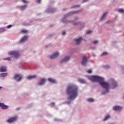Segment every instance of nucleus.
Here are the masks:
<instances>
[{
	"mask_svg": "<svg viewBox=\"0 0 124 124\" xmlns=\"http://www.w3.org/2000/svg\"><path fill=\"white\" fill-rule=\"evenodd\" d=\"M0 107L1 109H3V110L8 109V106L4 105V104L2 103H0Z\"/></svg>",
	"mask_w": 124,
	"mask_h": 124,
	"instance_id": "nucleus-7",
	"label": "nucleus"
},
{
	"mask_svg": "<svg viewBox=\"0 0 124 124\" xmlns=\"http://www.w3.org/2000/svg\"><path fill=\"white\" fill-rule=\"evenodd\" d=\"M21 32H22L23 33H28L29 32V31L28 30L24 29L21 31Z\"/></svg>",
	"mask_w": 124,
	"mask_h": 124,
	"instance_id": "nucleus-24",
	"label": "nucleus"
},
{
	"mask_svg": "<svg viewBox=\"0 0 124 124\" xmlns=\"http://www.w3.org/2000/svg\"><path fill=\"white\" fill-rule=\"evenodd\" d=\"M74 13H77V12H72L70 13V14H74Z\"/></svg>",
	"mask_w": 124,
	"mask_h": 124,
	"instance_id": "nucleus-33",
	"label": "nucleus"
},
{
	"mask_svg": "<svg viewBox=\"0 0 124 124\" xmlns=\"http://www.w3.org/2000/svg\"><path fill=\"white\" fill-rule=\"evenodd\" d=\"M108 14V12L105 13L102 16L101 18L100 19V21H102V20H104L105 19V17L107 16V15Z\"/></svg>",
	"mask_w": 124,
	"mask_h": 124,
	"instance_id": "nucleus-16",
	"label": "nucleus"
},
{
	"mask_svg": "<svg viewBox=\"0 0 124 124\" xmlns=\"http://www.w3.org/2000/svg\"><path fill=\"white\" fill-rule=\"evenodd\" d=\"M54 11V9H51V10H50V13H53V12H53Z\"/></svg>",
	"mask_w": 124,
	"mask_h": 124,
	"instance_id": "nucleus-35",
	"label": "nucleus"
},
{
	"mask_svg": "<svg viewBox=\"0 0 124 124\" xmlns=\"http://www.w3.org/2000/svg\"><path fill=\"white\" fill-rule=\"evenodd\" d=\"M90 79L92 82H99L101 86H102L104 89H105L106 92H102V94H106V93H109L110 84H109V83L105 82L103 78L98 76H92L90 77Z\"/></svg>",
	"mask_w": 124,
	"mask_h": 124,
	"instance_id": "nucleus-1",
	"label": "nucleus"
},
{
	"mask_svg": "<svg viewBox=\"0 0 124 124\" xmlns=\"http://www.w3.org/2000/svg\"><path fill=\"white\" fill-rule=\"evenodd\" d=\"M28 38H29V36H25L21 39V40H20V42H24V41H26L28 39Z\"/></svg>",
	"mask_w": 124,
	"mask_h": 124,
	"instance_id": "nucleus-17",
	"label": "nucleus"
},
{
	"mask_svg": "<svg viewBox=\"0 0 124 124\" xmlns=\"http://www.w3.org/2000/svg\"><path fill=\"white\" fill-rule=\"evenodd\" d=\"M93 32V31L90 30L88 31L87 32L86 34H91Z\"/></svg>",
	"mask_w": 124,
	"mask_h": 124,
	"instance_id": "nucleus-28",
	"label": "nucleus"
},
{
	"mask_svg": "<svg viewBox=\"0 0 124 124\" xmlns=\"http://www.w3.org/2000/svg\"><path fill=\"white\" fill-rule=\"evenodd\" d=\"M67 93L69 95L68 97V100H72L78 94V87L73 84H69L67 86Z\"/></svg>",
	"mask_w": 124,
	"mask_h": 124,
	"instance_id": "nucleus-2",
	"label": "nucleus"
},
{
	"mask_svg": "<svg viewBox=\"0 0 124 124\" xmlns=\"http://www.w3.org/2000/svg\"><path fill=\"white\" fill-rule=\"evenodd\" d=\"M23 2H24V3H28V1H26L25 0H22Z\"/></svg>",
	"mask_w": 124,
	"mask_h": 124,
	"instance_id": "nucleus-31",
	"label": "nucleus"
},
{
	"mask_svg": "<svg viewBox=\"0 0 124 124\" xmlns=\"http://www.w3.org/2000/svg\"><path fill=\"white\" fill-rule=\"evenodd\" d=\"M88 73H92V70H89L87 71Z\"/></svg>",
	"mask_w": 124,
	"mask_h": 124,
	"instance_id": "nucleus-34",
	"label": "nucleus"
},
{
	"mask_svg": "<svg viewBox=\"0 0 124 124\" xmlns=\"http://www.w3.org/2000/svg\"><path fill=\"white\" fill-rule=\"evenodd\" d=\"M107 55H108V52H105L102 54L101 56H107Z\"/></svg>",
	"mask_w": 124,
	"mask_h": 124,
	"instance_id": "nucleus-27",
	"label": "nucleus"
},
{
	"mask_svg": "<svg viewBox=\"0 0 124 124\" xmlns=\"http://www.w3.org/2000/svg\"><path fill=\"white\" fill-rule=\"evenodd\" d=\"M87 101H88L89 102H93V101H94V100H93V99L90 98L89 99H87Z\"/></svg>",
	"mask_w": 124,
	"mask_h": 124,
	"instance_id": "nucleus-23",
	"label": "nucleus"
},
{
	"mask_svg": "<svg viewBox=\"0 0 124 124\" xmlns=\"http://www.w3.org/2000/svg\"><path fill=\"white\" fill-rule=\"evenodd\" d=\"M0 89H2V87L0 86Z\"/></svg>",
	"mask_w": 124,
	"mask_h": 124,
	"instance_id": "nucleus-40",
	"label": "nucleus"
},
{
	"mask_svg": "<svg viewBox=\"0 0 124 124\" xmlns=\"http://www.w3.org/2000/svg\"><path fill=\"white\" fill-rule=\"evenodd\" d=\"M8 55H10V56H13L12 57H15L16 59H18L20 54L18 51H13L8 52Z\"/></svg>",
	"mask_w": 124,
	"mask_h": 124,
	"instance_id": "nucleus-3",
	"label": "nucleus"
},
{
	"mask_svg": "<svg viewBox=\"0 0 124 124\" xmlns=\"http://www.w3.org/2000/svg\"><path fill=\"white\" fill-rule=\"evenodd\" d=\"M93 44H97L98 43V41H94V42H93Z\"/></svg>",
	"mask_w": 124,
	"mask_h": 124,
	"instance_id": "nucleus-30",
	"label": "nucleus"
},
{
	"mask_svg": "<svg viewBox=\"0 0 124 124\" xmlns=\"http://www.w3.org/2000/svg\"><path fill=\"white\" fill-rule=\"evenodd\" d=\"M12 27V25H8V26L7 27V28L8 29H10V28H11Z\"/></svg>",
	"mask_w": 124,
	"mask_h": 124,
	"instance_id": "nucleus-32",
	"label": "nucleus"
},
{
	"mask_svg": "<svg viewBox=\"0 0 124 124\" xmlns=\"http://www.w3.org/2000/svg\"><path fill=\"white\" fill-rule=\"evenodd\" d=\"M51 104H52V105H54V104H55V103H52Z\"/></svg>",
	"mask_w": 124,
	"mask_h": 124,
	"instance_id": "nucleus-39",
	"label": "nucleus"
},
{
	"mask_svg": "<svg viewBox=\"0 0 124 124\" xmlns=\"http://www.w3.org/2000/svg\"><path fill=\"white\" fill-rule=\"evenodd\" d=\"M112 85V89H115V88H117V87H118V85H117V82L115 80H113Z\"/></svg>",
	"mask_w": 124,
	"mask_h": 124,
	"instance_id": "nucleus-12",
	"label": "nucleus"
},
{
	"mask_svg": "<svg viewBox=\"0 0 124 124\" xmlns=\"http://www.w3.org/2000/svg\"><path fill=\"white\" fill-rule=\"evenodd\" d=\"M48 80L50 83H53V84H56V83H57V81L52 78H49Z\"/></svg>",
	"mask_w": 124,
	"mask_h": 124,
	"instance_id": "nucleus-14",
	"label": "nucleus"
},
{
	"mask_svg": "<svg viewBox=\"0 0 124 124\" xmlns=\"http://www.w3.org/2000/svg\"><path fill=\"white\" fill-rule=\"evenodd\" d=\"M89 0H84L82 2H85V1H88Z\"/></svg>",
	"mask_w": 124,
	"mask_h": 124,
	"instance_id": "nucleus-37",
	"label": "nucleus"
},
{
	"mask_svg": "<svg viewBox=\"0 0 124 124\" xmlns=\"http://www.w3.org/2000/svg\"><path fill=\"white\" fill-rule=\"evenodd\" d=\"M11 59H12V57H7L6 58H4L3 61H8V62H10V61H11Z\"/></svg>",
	"mask_w": 124,
	"mask_h": 124,
	"instance_id": "nucleus-22",
	"label": "nucleus"
},
{
	"mask_svg": "<svg viewBox=\"0 0 124 124\" xmlns=\"http://www.w3.org/2000/svg\"><path fill=\"white\" fill-rule=\"evenodd\" d=\"M6 67L1 66L0 67V72H6Z\"/></svg>",
	"mask_w": 124,
	"mask_h": 124,
	"instance_id": "nucleus-11",
	"label": "nucleus"
},
{
	"mask_svg": "<svg viewBox=\"0 0 124 124\" xmlns=\"http://www.w3.org/2000/svg\"><path fill=\"white\" fill-rule=\"evenodd\" d=\"M20 8L21 10H24V9H26L27 8V5L21 6Z\"/></svg>",
	"mask_w": 124,
	"mask_h": 124,
	"instance_id": "nucleus-25",
	"label": "nucleus"
},
{
	"mask_svg": "<svg viewBox=\"0 0 124 124\" xmlns=\"http://www.w3.org/2000/svg\"><path fill=\"white\" fill-rule=\"evenodd\" d=\"M37 1L39 3H40V2L41 1V0H37Z\"/></svg>",
	"mask_w": 124,
	"mask_h": 124,
	"instance_id": "nucleus-36",
	"label": "nucleus"
},
{
	"mask_svg": "<svg viewBox=\"0 0 124 124\" xmlns=\"http://www.w3.org/2000/svg\"><path fill=\"white\" fill-rule=\"evenodd\" d=\"M17 119H18V117H17V116H15L14 117L10 118V119H9L7 121V123H9V124H10L11 123H14V122H16V121H17Z\"/></svg>",
	"mask_w": 124,
	"mask_h": 124,
	"instance_id": "nucleus-4",
	"label": "nucleus"
},
{
	"mask_svg": "<svg viewBox=\"0 0 124 124\" xmlns=\"http://www.w3.org/2000/svg\"><path fill=\"white\" fill-rule=\"evenodd\" d=\"M44 83H45V79L43 78L41 80L40 82H39V85L42 86V85H44Z\"/></svg>",
	"mask_w": 124,
	"mask_h": 124,
	"instance_id": "nucleus-18",
	"label": "nucleus"
},
{
	"mask_svg": "<svg viewBox=\"0 0 124 124\" xmlns=\"http://www.w3.org/2000/svg\"><path fill=\"white\" fill-rule=\"evenodd\" d=\"M88 59L89 58L86 56L83 57L82 62V65H87V62H88Z\"/></svg>",
	"mask_w": 124,
	"mask_h": 124,
	"instance_id": "nucleus-5",
	"label": "nucleus"
},
{
	"mask_svg": "<svg viewBox=\"0 0 124 124\" xmlns=\"http://www.w3.org/2000/svg\"><path fill=\"white\" fill-rule=\"evenodd\" d=\"M22 78H23V77L20 75H16L15 76V79L16 80L17 82H20Z\"/></svg>",
	"mask_w": 124,
	"mask_h": 124,
	"instance_id": "nucleus-6",
	"label": "nucleus"
},
{
	"mask_svg": "<svg viewBox=\"0 0 124 124\" xmlns=\"http://www.w3.org/2000/svg\"><path fill=\"white\" fill-rule=\"evenodd\" d=\"M60 56V54L58 52H56L55 53H54L52 55L50 56V58L51 59H56V58H58V57Z\"/></svg>",
	"mask_w": 124,
	"mask_h": 124,
	"instance_id": "nucleus-8",
	"label": "nucleus"
},
{
	"mask_svg": "<svg viewBox=\"0 0 124 124\" xmlns=\"http://www.w3.org/2000/svg\"><path fill=\"white\" fill-rule=\"evenodd\" d=\"M82 37H79L78 39H76L75 40V41H76V44H79L81 41H82Z\"/></svg>",
	"mask_w": 124,
	"mask_h": 124,
	"instance_id": "nucleus-13",
	"label": "nucleus"
},
{
	"mask_svg": "<svg viewBox=\"0 0 124 124\" xmlns=\"http://www.w3.org/2000/svg\"><path fill=\"white\" fill-rule=\"evenodd\" d=\"M111 116H110V115H108L105 117V119H104V121L106 122V121H108V120H109Z\"/></svg>",
	"mask_w": 124,
	"mask_h": 124,
	"instance_id": "nucleus-19",
	"label": "nucleus"
},
{
	"mask_svg": "<svg viewBox=\"0 0 124 124\" xmlns=\"http://www.w3.org/2000/svg\"><path fill=\"white\" fill-rule=\"evenodd\" d=\"M122 109H123V108L119 106H115L113 107L114 111H119V110H122Z\"/></svg>",
	"mask_w": 124,
	"mask_h": 124,
	"instance_id": "nucleus-9",
	"label": "nucleus"
},
{
	"mask_svg": "<svg viewBox=\"0 0 124 124\" xmlns=\"http://www.w3.org/2000/svg\"><path fill=\"white\" fill-rule=\"evenodd\" d=\"M118 11L119 12H120L121 13H124V10L123 9H119L118 10Z\"/></svg>",
	"mask_w": 124,
	"mask_h": 124,
	"instance_id": "nucleus-26",
	"label": "nucleus"
},
{
	"mask_svg": "<svg viewBox=\"0 0 124 124\" xmlns=\"http://www.w3.org/2000/svg\"><path fill=\"white\" fill-rule=\"evenodd\" d=\"M78 81L80 82V83H82V84L86 83V80H85L84 79L79 78L78 79Z\"/></svg>",
	"mask_w": 124,
	"mask_h": 124,
	"instance_id": "nucleus-21",
	"label": "nucleus"
},
{
	"mask_svg": "<svg viewBox=\"0 0 124 124\" xmlns=\"http://www.w3.org/2000/svg\"><path fill=\"white\" fill-rule=\"evenodd\" d=\"M69 103H70L69 102H68V104H69Z\"/></svg>",
	"mask_w": 124,
	"mask_h": 124,
	"instance_id": "nucleus-43",
	"label": "nucleus"
},
{
	"mask_svg": "<svg viewBox=\"0 0 124 124\" xmlns=\"http://www.w3.org/2000/svg\"><path fill=\"white\" fill-rule=\"evenodd\" d=\"M74 7H77V6H75Z\"/></svg>",
	"mask_w": 124,
	"mask_h": 124,
	"instance_id": "nucleus-41",
	"label": "nucleus"
},
{
	"mask_svg": "<svg viewBox=\"0 0 124 124\" xmlns=\"http://www.w3.org/2000/svg\"><path fill=\"white\" fill-rule=\"evenodd\" d=\"M64 34H65V32H63L62 33V35H64Z\"/></svg>",
	"mask_w": 124,
	"mask_h": 124,
	"instance_id": "nucleus-38",
	"label": "nucleus"
},
{
	"mask_svg": "<svg viewBox=\"0 0 124 124\" xmlns=\"http://www.w3.org/2000/svg\"><path fill=\"white\" fill-rule=\"evenodd\" d=\"M37 77V76L36 75H33V76H30L27 77L28 79H35Z\"/></svg>",
	"mask_w": 124,
	"mask_h": 124,
	"instance_id": "nucleus-15",
	"label": "nucleus"
},
{
	"mask_svg": "<svg viewBox=\"0 0 124 124\" xmlns=\"http://www.w3.org/2000/svg\"><path fill=\"white\" fill-rule=\"evenodd\" d=\"M69 60H70V57L69 56H66L61 62V63H62V62H67Z\"/></svg>",
	"mask_w": 124,
	"mask_h": 124,
	"instance_id": "nucleus-10",
	"label": "nucleus"
},
{
	"mask_svg": "<svg viewBox=\"0 0 124 124\" xmlns=\"http://www.w3.org/2000/svg\"><path fill=\"white\" fill-rule=\"evenodd\" d=\"M7 76V73H2L0 74V77H6Z\"/></svg>",
	"mask_w": 124,
	"mask_h": 124,
	"instance_id": "nucleus-20",
	"label": "nucleus"
},
{
	"mask_svg": "<svg viewBox=\"0 0 124 124\" xmlns=\"http://www.w3.org/2000/svg\"><path fill=\"white\" fill-rule=\"evenodd\" d=\"M105 67V68H110V66L109 65H106Z\"/></svg>",
	"mask_w": 124,
	"mask_h": 124,
	"instance_id": "nucleus-29",
	"label": "nucleus"
},
{
	"mask_svg": "<svg viewBox=\"0 0 124 124\" xmlns=\"http://www.w3.org/2000/svg\"><path fill=\"white\" fill-rule=\"evenodd\" d=\"M77 24H78V23H75V25H77Z\"/></svg>",
	"mask_w": 124,
	"mask_h": 124,
	"instance_id": "nucleus-42",
	"label": "nucleus"
}]
</instances>
